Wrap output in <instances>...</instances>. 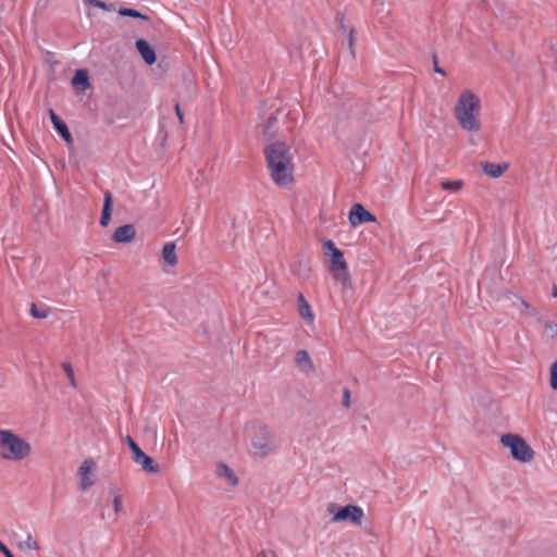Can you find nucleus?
<instances>
[{
  "instance_id": "obj_18",
  "label": "nucleus",
  "mask_w": 557,
  "mask_h": 557,
  "mask_svg": "<svg viewBox=\"0 0 557 557\" xmlns=\"http://www.w3.org/2000/svg\"><path fill=\"white\" fill-rule=\"evenodd\" d=\"M162 258L166 265L175 267L177 264L176 244L174 242H169L163 245Z\"/></svg>"
},
{
  "instance_id": "obj_16",
  "label": "nucleus",
  "mask_w": 557,
  "mask_h": 557,
  "mask_svg": "<svg viewBox=\"0 0 557 557\" xmlns=\"http://www.w3.org/2000/svg\"><path fill=\"white\" fill-rule=\"evenodd\" d=\"M49 115H50V119H51V122H52L54 128L60 134V136L66 143H71L72 141V135H71V133H70L65 122L63 120H61L53 110L49 111Z\"/></svg>"
},
{
  "instance_id": "obj_34",
  "label": "nucleus",
  "mask_w": 557,
  "mask_h": 557,
  "mask_svg": "<svg viewBox=\"0 0 557 557\" xmlns=\"http://www.w3.org/2000/svg\"><path fill=\"white\" fill-rule=\"evenodd\" d=\"M0 552L5 556V557H15L13 555V553L9 549V547L0 540Z\"/></svg>"
},
{
  "instance_id": "obj_12",
  "label": "nucleus",
  "mask_w": 557,
  "mask_h": 557,
  "mask_svg": "<svg viewBox=\"0 0 557 557\" xmlns=\"http://www.w3.org/2000/svg\"><path fill=\"white\" fill-rule=\"evenodd\" d=\"M135 236V226L133 224H124L113 232L111 239L116 244H128L134 240Z\"/></svg>"
},
{
  "instance_id": "obj_1",
  "label": "nucleus",
  "mask_w": 557,
  "mask_h": 557,
  "mask_svg": "<svg viewBox=\"0 0 557 557\" xmlns=\"http://www.w3.org/2000/svg\"><path fill=\"white\" fill-rule=\"evenodd\" d=\"M480 110V98L467 89L459 95L454 115L463 131L478 133L481 129Z\"/></svg>"
},
{
  "instance_id": "obj_15",
  "label": "nucleus",
  "mask_w": 557,
  "mask_h": 557,
  "mask_svg": "<svg viewBox=\"0 0 557 557\" xmlns=\"http://www.w3.org/2000/svg\"><path fill=\"white\" fill-rule=\"evenodd\" d=\"M94 466V460L86 459L78 469V475L81 476V488L83 491H86L94 485V481L89 479V474Z\"/></svg>"
},
{
  "instance_id": "obj_24",
  "label": "nucleus",
  "mask_w": 557,
  "mask_h": 557,
  "mask_svg": "<svg viewBox=\"0 0 557 557\" xmlns=\"http://www.w3.org/2000/svg\"><path fill=\"white\" fill-rule=\"evenodd\" d=\"M50 311L49 307L38 308L35 302L30 306V314L35 319H46L50 314Z\"/></svg>"
},
{
  "instance_id": "obj_17",
  "label": "nucleus",
  "mask_w": 557,
  "mask_h": 557,
  "mask_svg": "<svg viewBox=\"0 0 557 557\" xmlns=\"http://www.w3.org/2000/svg\"><path fill=\"white\" fill-rule=\"evenodd\" d=\"M504 298L511 301V306L518 308L521 314L529 313V310L531 309L530 304L518 294L507 292L504 294Z\"/></svg>"
},
{
  "instance_id": "obj_22",
  "label": "nucleus",
  "mask_w": 557,
  "mask_h": 557,
  "mask_svg": "<svg viewBox=\"0 0 557 557\" xmlns=\"http://www.w3.org/2000/svg\"><path fill=\"white\" fill-rule=\"evenodd\" d=\"M271 178L282 189L290 190L295 184V176H271Z\"/></svg>"
},
{
  "instance_id": "obj_32",
  "label": "nucleus",
  "mask_w": 557,
  "mask_h": 557,
  "mask_svg": "<svg viewBox=\"0 0 557 557\" xmlns=\"http://www.w3.org/2000/svg\"><path fill=\"white\" fill-rule=\"evenodd\" d=\"M125 442L132 454L135 453L136 449L140 448L131 435L125 437Z\"/></svg>"
},
{
  "instance_id": "obj_37",
  "label": "nucleus",
  "mask_w": 557,
  "mask_h": 557,
  "mask_svg": "<svg viewBox=\"0 0 557 557\" xmlns=\"http://www.w3.org/2000/svg\"><path fill=\"white\" fill-rule=\"evenodd\" d=\"M433 66L436 73L445 75V71L438 65L436 54H433Z\"/></svg>"
},
{
  "instance_id": "obj_19",
  "label": "nucleus",
  "mask_w": 557,
  "mask_h": 557,
  "mask_svg": "<svg viewBox=\"0 0 557 557\" xmlns=\"http://www.w3.org/2000/svg\"><path fill=\"white\" fill-rule=\"evenodd\" d=\"M298 304V312L299 315L305 319L307 322H312L314 319V314L312 312L310 304L307 301L302 293H299L297 296Z\"/></svg>"
},
{
  "instance_id": "obj_36",
  "label": "nucleus",
  "mask_w": 557,
  "mask_h": 557,
  "mask_svg": "<svg viewBox=\"0 0 557 557\" xmlns=\"http://www.w3.org/2000/svg\"><path fill=\"white\" fill-rule=\"evenodd\" d=\"M256 557H277L276 553L274 550H261L256 555Z\"/></svg>"
},
{
  "instance_id": "obj_39",
  "label": "nucleus",
  "mask_w": 557,
  "mask_h": 557,
  "mask_svg": "<svg viewBox=\"0 0 557 557\" xmlns=\"http://www.w3.org/2000/svg\"><path fill=\"white\" fill-rule=\"evenodd\" d=\"M88 2L98 8H102V9L107 8V4L99 0H88Z\"/></svg>"
},
{
  "instance_id": "obj_25",
  "label": "nucleus",
  "mask_w": 557,
  "mask_h": 557,
  "mask_svg": "<svg viewBox=\"0 0 557 557\" xmlns=\"http://www.w3.org/2000/svg\"><path fill=\"white\" fill-rule=\"evenodd\" d=\"M440 185L444 190L457 191V190L461 189V187L463 186V181H461V180L442 181L440 183Z\"/></svg>"
},
{
  "instance_id": "obj_14",
  "label": "nucleus",
  "mask_w": 557,
  "mask_h": 557,
  "mask_svg": "<svg viewBox=\"0 0 557 557\" xmlns=\"http://www.w3.org/2000/svg\"><path fill=\"white\" fill-rule=\"evenodd\" d=\"M135 46L137 51L147 64L152 65L157 61L156 52L147 40L137 39Z\"/></svg>"
},
{
  "instance_id": "obj_40",
  "label": "nucleus",
  "mask_w": 557,
  "mask_h": 557,
  "mask_svg": "<svg viewBox=\"0 0 557 557\" xmlns=\"http://www.w3.org/2000/svg\"><path fill=\"white\" fill-rule=\"evenodd\" d=\"M553 297H557V287L554 286V289H553Z\"/></svg>"
},
{
  "instance_id": "obj_28",
  "label": "nucleus",
  "mask_w": 557,
  "mask_h": 557,
  "mask_svg": "<svg viewBox=\"0 0 557 557\" xmlns=\"http://www.w3.org/2000/svg\"><path fill=\"white\" fill-rule=\"evenodd\" d=\"M549 383L554 391H557V360L550 366Z\"/></svg>"
},
{
  "instance_id": "obj_6",
  "label": "nucleus",
  "mask_w": 557,
  "mask_h": 557,
  "mask_svg": "<svg viewBox=\"0 0 557 557\" xmlns=\"http://www.w3.org/2000/svg\"><path fill=\"white\" fill-rule=\"evenodd\" d=\"M327 510L333 513L332 521H348L352 524L360 525L364 516L361 507L357 505H345L337 506L336 504H330Z\"/></svg>"
},
{
  "instance_id": "obj_35",
  "label": "nucleus",
  "mask_w": 557,
  "mask_h": 557,
  "mask_svg": "<svg viewBox=\"0 0 557 557\" xmlns=\"http://www.w3.org/2000/svg\"><path fill=\"white\" fill-rule=\"evenodd\" d=\"M63 369L66 372V374L69 375V377L71 379V381L74 382V373H73L71 363H67V362L63 363Z\"/></svg>"
},
{
  "instance_id": "obj_5",
  "label": "nucleus",
  "mask_w": 557,
  "mask_h": 557,
  "mask_svg": "<svg viewBox=\"0 0 557 557\" xmlns=\"http://www.w3.org/2000/svg\"><path fill=\"white\" fill-rule=\"evenodd\" d=\"M500 443L509 448L511 457L522 463L533 460L534 450L519 434L507 433L500 437Z\"/></svg>"
},
{
  "instance_id": "obj_38",
  "label": "nucleus",
  "mask_w": 557,
  "mask_h": 557,
  "mask_svg": "<svg viewBox=\"0 0 557 557\" xmlns=\"http://www.w3.org/2000/svg\"><path fill=\"white\" fill-rule=\"evenodd\" d=\"M175 112H176V115H177V119H178L180 123L183 124L184 123V114H183V112H182V110L180 108L178 102L175 103Z\"/></svg>"
},
{
  "instance_id": "obj_2",
  "label": "nucleus",
  "mask_w": 557,
  "mask_h": 557,
  "mask_svg": "<svg viewBox=\"0 0 557 557\" xmlns=\"http://www.w3.org/2000/svg\"><path fill=\"white\" fill-rule=\"evenodd\" d=\"M32 453L30 444L10 430L0 429V456L5 460L20 461Z\"/></svg>"
},
{
  "instance_id": "obj_31",
  "label": "nucleus",
  "mask_w": 557,
  "mask_h": 557,
  "mask_svg": "<svg viewBox=\"0 0 557 557\" xmlns=\"http://www.w3.org/2000/svg\"><path fill=\"white\" fill-rule=\"evenodd\" d=\"M544 326L546 330H548L550 332L549 336L552 338L557 337V323L547 321V322H545Z\"/></svg>"
},
{
  "instance_id": "obj_10",
  "label": "nucleus",
  "mask_w": 557,
  "mask_h": 557,
  "mask_svg": "<svg viewBox=\"0 0 557 557\" xmlns=\"http://www.w3.org/2000/svg\"><path fill=\"white\" fill-rule=\"evenodd\" d=\"M132 458L148 473H158L160 471L159 463L141 448L136 449L135 453L132 454Z\"/></svg>"
},
{
  "instance_id": "obj_20",
  "label": "nucleus",
  "mask_w": 557,
  "mask_h": 557,
  "mask_svg": "<svg viewBox=\"0 0 557 557\" xmlns=\"http://www.w3.org/2000/svg\"><path fill=\"white\" fill-rule=\"evenodd\" d=\"M216 474L224 478L231 486L238 485V478L234 471L224 462H219L216 467Z\"/></svg>"
},
{
  "instance_id": "obj_9",
  "label": "nucleus",
  "mask_w": 557,
  "mask_h": 557,
  "mask_svg": "<svg viewBox=\"0 0 557 557\" xmlns=\"http://www.w3.org/2000/svg\"><path fill=\"white\" fill-rule=\"evenodd\" d=\"M260 437L252 438L251 445L253 449V455L259 457H265L271 448L269 445V441L271 438V432L265 425H261L259 428Z\"/></svg>"
},
{
  "instance_id": "obj_7",
  "label": "nucleus",
  "mask_w": 557,
  "mask_h": 557,
  "mask_svg": "<svg viewBox=\"0 0 557 557\" xmlns=\"http://www.w3.org/2000/svg\"><path fill=\"white\" fill-rule=\"evenodd\" d=\"M282 113V109L276 108L274 112L270 113L265 122L260 124L261 135L265 140H271L280 136L281 127L278 123V115Z\"/></svg>"
},
{
  "instance_id": "obj_3",
  "label": "nucleus",
  "mask_w": 557,
  "mask_h": 557,
  "mask_svg": "<svg viewBox=\"0 0 557 557\" xmlns=\"http://www.w3.org/2000/svg\"><path fill=\"white\" fill-rule=\"evenodd\" d=\"M323 250L324 253L330 257V272L334 280L341 283L343 287H351V277L344 258V252L336 247L332 239H327L323 243Z\"/></svg>"
},
{
  "instance_id": "obj_29",
  "label": "nucleus",
  "mask_w": 557,
  "mask_h": 557,
  "mask_svg": "<svg viewBox=\"0 0 557 557\" xmlns=\"http://www.w3.org/2000/svg\"><path fill=\"white\" fill-rule=\"evenodd\" d=\"M20 547L21 548L26 547L28 549H34V550H39L40 549V546H39L38 542L33 540L32 534L27 535V540L24 543H20Z\"/></svg>"
},
{
  "instance_id": "obj_11",
  "label": "nucleus",
  "mask_w": 557,
  "mask_h": 557,
  "mask_svg": "<svg viewBox=\"0 0 557 557\" xmlns=\"http://www.w3.org/2000/svg\"><path fill=\"white\" fill-rule=\"evenodd\" d=\"M473 171L482 174H503L510 170V164L508 162L502 163H491L487 161L479 162L473 165Z\"/></svg>"
},
{
  "instance_id": "obj_30",
  "label": "nucleus",
  "mask_w": 557,
  "mask_h": 557,
  "mask_svg": "<svg viewBox=\"0 0 557 557\" xmlns=\"http://www.w3.org/2000/svg\"><path fill=\"white\" fill-rule=\"evenodd\" d=\"M113 506H114V511L116 513H119L122 510V496L119 494V490L117 488H115V494H114V498H113Z\"/></svg>"
},
{
  "instance_id": "obj_4",
  "label": "nucleus",
  "mask_w": 557,
  "mask_h": 557,
  "mask_svg": "<svg viewBox=\"0 0 557 557\" xmlns=\"http://www.w3.org/2000/svg\"><path fill=\"white\" fill-rule=\"evenodd\" d=\"M268 166L272 174H285L293 171L289 147L283 141H275L264 148Z\"/></svg>"
},
{
  "instance_id": "obj_33",
  "label": "nucleus",
  "mask_w": 557,
  "mask_h": 557,
  "mask_svg": "<svg viewBox=\"0 0 557 557\" xmlns=\"http://www.w3.org/2000/svg\"><path fill=\"white\" fill-rule=\"evenodd\" d=\"M343 405L348 408L350 406V391L345 387L343 391Z\"/></svg>"
},
{
  "instance_id": "obj_13",
  "label": "nucleus",
  "mask_w": 557,
  "mask_h": 557,
  "mask_svg": "<svg viewBox=\"0 0 557 557\" xmlns=\"http://www.w3.org/2000/svg\"><path fill=\"white\" fill-rule=\"evenodd\" d=\"M113 210V195L110 190L104 191L103 205L101 210V216L99 220V224L102 227H107L111 221Z\"/></svg>"
},
{
  "instance_id": "obj_21",
  "label": "nucleus",
  "mask_w": 557,
  "mask_h": 557,
  "mask_svg": "<svg viewBox=\"0 0 557 557\" xmlns=\"http://www.w3.org/2000/svg\"><path fill=\"white\" fill-rule=\"evenodd\" d=\"M72 85L76 88L85 90L90 87L88 73L85 70H78L75 72L72 78Z\"/></svg>"
},
{
  "instance_id": "obj_23",
  "label": "nucleus",
  "mask_w": 557,
  "mask_h": 557,
  "mask_svg": "<svg viewBox=\"0 0 557 557\" xmlns=\"http://www.w3.org/2000/svg\"><path fill=\"white\" fill-rule=\"evenodd\" d=\"M119 14L122 15V16H129V17H134V18H140V20H144V21H149L150 17L148 15H145L143 13H140L139 11L135 10V9H132V8H121L119 10Z\"/></svg>"
},
{
  "instance_id": "obj_26",
  "label": "nucleus",
  "mask_w": 557,
  "mask_h": 557,
  "mask_svg": "<svg viewBox=\"0 0 557 557\" xmlns=\"http://www.w3.org/2000/svg\"><path fill=\"white\" fill-rule=\"evenodd\" d=\"M295 360L299 366L306 362L310 366V368L313 367L309 354L304 349L297 351Z\"/></svg>"
},
{
  "instance_id": "obj_27",
  "label": "nucleus",
  "mask_w": 557,
  "mask_h": 557,
  "mask_svg": "<svg viewBox=\"0 0 557 557\" xmlns=\"http://www.w3.org/2000/svg\"><path fill=\"white\" fill-rule=\"evenodd\" d=\"M339 28L343 30V32H346L347 30V27L344 23V18H341V22H339ZM354 33H355V29L354 28H349L348 29V46L350 48V51L351 53L354 54V42H355V37H354Z\"/></svg>"
},
{
  "instance_id": "obj_8",
  "label": "nucleus",
  "mask_w": 557,
  "mask_h": 557,
  "mask_svg": "<svg viewBox=\"0 0 557 557\" xmlns=\"http://www.w3.org/2000/svg\"><path fill=\"white\" fill-rule=\"evenodd\" d=\"M348 220L352 227L364 224L376 222V218L363 205L357 202L352 205L348 213Z\"/></svg>"
}]
</instances>
